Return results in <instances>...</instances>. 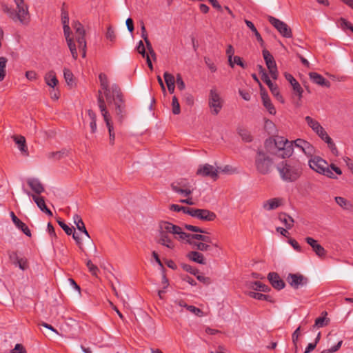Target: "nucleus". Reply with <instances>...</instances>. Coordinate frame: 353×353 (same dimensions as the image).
<instances>
[{
    "label": "nucleus",
    "mask_w": 353,
    "mask_h": 353,
    "mask_svg": "<svg viewBox=\"0 0 353 353\" xmlns=\"http://www.w3.org/2000/svg\"><path fill=\"white\" fill-rule=\"evenodd\" d=\"M175 81L180 90H183L185 88V84L180 74H177Z\"/></svg>",
    "instance_id": "69168bd1"
},
{
    "label": "nucleus",
    "mask_w": 353,
    "mask_h": 353,
    "mask_svg": "<svg viewBox=\"0 0 353 353\" xmlns=\"http://www.w3.org/2000/svg\"><path fill=\"white\" fill-rule=\"evenodd\" d=\"M27 183L30 188L33 192V194L40 195L45 191L43 185L37 178H28L27 179Z\"/></svg>",
    "instance_id": "a878e982"
},
{
    "label": "nucleus",
    "mask_w": 353,
    "mask_h": 353,
    "mask_svg": "<svg viewBox=\"0 0 353 353\" xmlns=\"http://www.w3.org/2000/svg\"><path fill=\"white\" fill-rule=\"evenodd\" d=\"M268 279L272 287L277 290H281L285 287V283L282 279H280V276L276 272L269 273L268 275Z\"/></svg>",
    "instance_id": "c85d7f7f"
},
{
    "label": "nucleus",
    "mask_w": 353,
    "mask_h": 353,
    "mask_svg": "<svg viewBox=\"0 0 353 353\" xmlns=\"http://www.w3.org/2000/svg\"><path fill=\"white\" fill-rule=\"evenodd\" d=\"M187 310L198 317H203L205 315L203 311H202L200 308L195 307L194 305H188L187 307Z\"/></svg>",
    "instance_id": "37998d69"
},
{
    "label": "nucleus",
    "mask_w": 353,
    "mask_h": 353,
    "mask_svg": "<svg viewBox=\"0 0 353 353\" xmlns=\"http://www.w3.org/2000/svg\"><path fill=\"white\" fill-rule=\"evenodd\" d=\"M73 221L74 223L76 225L77 228L82 233H83L88 238H90V235L85 227L84 223L82 221L81 217L77 214H75L73 216Z\"/></svg>",
    "instance_id": "2f4dec72"
},
{
    "label": "nucleus",
    "mask_w": 353,
    "mask_h": 353,
    "mask_svg": "<svg viewBox=\"0 0 353 353\" xmlns=\"http://www.w3.org/2000/svg\"><path fill=\"white\" fill-rule=\"evenodd\" d=\"M14 225L18 229L21 230L26 236H31V232L29 230L28 227L20 219L18 221H17V223Z\"/></svg>",
    "instance_id": "a18cd8bd"
},
{
    "label": "nucleus",
    "mask_w": 353,
    "mask_h": 353,
    "mask_svg": "<svg viewBox=\"0 0 353 353\" xmlns=\"http://www.w3.org/2000/svg\"><path fill=\"white\" fill-rule=\"evenodd\" d=\"M273 161L270 156L259 150L255 158V166L257 171L261 174H268L272 170Z\"/></svg>",
    "instance_id": "1a4fd4ad"
},
{
    "label": "nucleus",
    "mask_w": 353,
    "mask_h": 353,
    "mask_svg": "<svg viewBox=\"0 0 353 353\" xmlns=\"http://www.w3.org/2000/svg\"><path fill=\"white\" fill-rule=\"evenodd\" d=\"M235 171L236 170L234 168L228 165H225L224 167H219V173L223 172L225 174H231L234 173Z\"/></svg>",
    "instance_id": "bf43d9fd"
},
{
    "label": "nucleus",
    "mask_w": 353,
    "mask_h": 353,
    "mask_svg": "<svg viewBox=\"0 0 353 353\" xmlns=\"http://www.w3.org/2000/svg\"><path fill=\"white\" fill-rule=\"evenodd\" d=\"M279 220L287 229H291L294 225V219L285 213L279 214Z\"/></svg>",
    "instance_id": "f704fd0d"
},
{
    "label": "nucleus",
    "mask_w": 353,
    "mask_h": 353,
    "mask_svg": "<svg viewBox=\"0 0 353 353\" xmlns=\"http://www.w3.org/2000/svg\"><path fill=\"white\" fill-rule=\"evenodd\" d=\"M61 21L63 23V33L67 45L71 52L72 58L76 60L78 58V52L74 38L71 37L70 28L69 26V17L66 12H62Z\"/></svg>",
    "instance_id": "6e6552de"
},
{
    "label": "nucleus",
    "mask_w": 353,
    "mask_h": 353,
    "mask_svg": "<svg viewBox=\"0 0 353 353\" xmlns=\"http://www.w3.org/2000/svg\"><path fill=\"white\" fill-rule=\"evenodd\" d=\"M305 120L307 125L321 139L327 135V132L318 121L310 116L305 117Z\"/></svg>",
    "instance_id": "6ab92c4d"
},
{
    "label": "nucleus",
    "mask_w": 353,
    "mask_h": 353,
    "mask_svg": "<svg viewBox=\"0 0 353 353\" xmlns=\"http://www.w3.org/2000/svg\"><path fill=\"white\" fill-rule=\"evenodd\" d=\"M63 77L68 85L72 86L74 85L73 74L69 69L64 68Z\"/></svg>",
    "instance_id": "c03bdc74"
},
{
    "label": "nucleus",
    "mask_w": 353,
    "mask_h": 353,
    "mask_svg": "<svg viewBox=\"0 0 353 353\" xmlns=\"http://www.w3.org/2000/svg\"><path fill=\"white\" fill-rule=\"evenodd\" d=\"M204 61L212 72H214L216 71V65L209 57H204Z\"/></svg>",
    "instance_id": "680f3d73"
},
{
    "label": "nucleus",
    "mask_w": 353,
    "mask_h": 353,
    "mask_svg": "<svg viewBox=\"0 0 353 353\" xmlns=\"http://www.w3.org/2000/svg\"><path fill=\"white\" fill-rule=\"evenodd\" d=\"M184 228L189 231L199 232L200 234L210 235L209 232L197 226L185 224Z\"/></svg>",
    "instance_id": "49530a36"
},
{
    "label": "nucleus",
    "mask_w": 353,
    "mask_h": 353,
    "mask_svg": "<svg viewBox=\"0 0 353 353\" xmlns=\"http://www.w3.org/2000/svg\"><path fill=\"white\" fill-rule=\"evenodd\" d=\"M145 43V45H146V48L148 51V53L153 58V59H156V54L152 48V44L150 43V41H149L148 38H145V39H143Z\"/></svg>",
    "instance_id": "052dcab7"
},
{
    "label": "nucleus",
    "mask_w": 353,
    "mask_h": 353,
    "mask_svg": "<svg viewBox=\"0 0 353 353\" xmlns=\"http://www.w3.org/2000/svg\"><path fill=\"white\" fill-rule=\"evenodd\" d=\"M293 143L294 147L299 149L307 157L313 156L316 152L315 147L305 139H297L293 141Z\"/></svg>",
    "instance_id": "dca6fc26"
},
{
    "label": "nucleus",
    "mask_w": 353,
    "mask_h": 353,
    "mask_svg": "<svg viewBox=\"0 0 353 353\" xmlns=\"http://www.w3.org/2000/svg\"><path fill=\"white\" fill-rule=\"evenodd\" d=\"M339 22H340L341 28L343 30L349 29L351 30L352 28H353V26L344 18H341L339 20Z\"/></svg>",
    "instance_id": "338daca9"
},
{
    "label": "nucleus",
    "mask_w": 353,
    "mask_h": 353,
    "mask_svg": "<svg viewBox=\"0 0 353 353\" xmlns=\"http://www.w3.org/2000/svg\"><path fill=\"white\" fill-rule=\"evenodd\" d=\"M261 88V96L263 104L264 107L266 108V110L268 111V112L272 115H275L276 113V108L274 105L272 104L268 93L265 92L264 88H262L261 85L260 84Z\"/></svg>",
    "instance_id": "5701e85b"
},
{
    "label": "nucleus",
    "mask_w": 353,
    "mask_h": 353,
    "mask_svg": "<svg viewBox=\"0 0 353 353\" xmlns=\"http://www.w3.org/2000/svg\"><path fill=\"white\" fill-rule=\"evenodd\" d=\"M171 227L172 223L168 221H161L159 223L158 242L168 249L174 250L176 247V244L173 238L171 236L172 234Z\"/></svg>",
    "instance_id": "0eeeda50"
},
{
    "label": "nucleus",
    "mask_w": 353,
    "mask_h": 353,
    "mask_svg": "<svg viewBox=\"0 0 353 353\" xmlns=\"http://www.w3.org/2000/svg\"><path fill=\"white\" fill-rule=\"evenodd\" d=\"M249 296L257 300H268L269 296L259 292H250Z\"/></svg>",
    "instance_id": "6e6d98bb"
},
{
    "label": "nucleus",
    "mask_w": 353,
    "mask_h": 353,
    "mask_svg": "<svg viewBox=\"0 0 353 353\" xmlns=\"http://www.w3.org/2000/svg\"><path fill=\"white\" fill-rule=\"evenodd\" d=\"M288 283L294 289H299L307 285L308 279L301 274H289L286 278Z\"/></svg>",
    "instance_id": "f3484780"
},
{
    "label": "nucleus",
    "mask_w": 353,
    "mask_h": 353,
    "mask_svg": "<svg viewBox=\"0 0 353 353\" xmlns=\"http://www.w3.org/2000/svg\"><path fill=\"white\" fill-rule=\"evenodd\" d=\"M88 114L90 119V127L91 132L94 133L97 131V116L96 114L91 110H88Z\"/></svg>",
    "instance_id": "ea45409f"
},
{
    "label": "nucleus",
    "mask_w": 353,
    "mask_h": 353,
    "mask_svg": "<svg viewBox=\"0 0 353 353\" xmlns=\"http://www.w3.org/2000/svg\"><path fill=\"white\" fill-rule=\"evenodd\" d=\"M334 200L337 205L345 210H352L353 209L352 203L347 199L342 196H336Z\"/></svg>",
    "instance_id": "72a5a7b5"
},
{
    "label": "nucleus",
    "mask_w": 353,
    "mask_h": 353,
    "mask_svg": "<svg viewBox=\"0 0 353 353\" xmlns=\"http://www.w3.org/2000/svg\"><path fill=\"white\" fill-rule=\"evenodd\" d=\"M239 134L244 141L250 142L252 141L251 136L248 130L244 129H240L239 130Z\"/></svg>",
    "instance_id": "5fc2aeb1"
},
{
    "label": "nucleus",
    "mask_w": 353,
    "mask_h": 353,
    "mask_svg": "<svg viewBox=\"0 0 353 353\" xmlns=\"http://www.w3.org/2000/svg\"><path fill=\"white\" fill-rule=\"evenodd\" d=\"M105 37L107 39H108L112 43H114L116 41V33L111 26H109L108 28Z\"/></svg>",
    "instance_id": "603ef678"
},
{
    "label": "nucleus",
    "mask_w": 353,
    "mask_h": 353,
    "mask_svg": "<svg viewBox=\"0 0 353 353\" xmlns=\"http://www.w3.org/2000/svg\"><path fill=\"white\" fill-rule=\"evenodd\" d=\"M101 90L98 92L97 103L110 134V143L113 144L115 134L113 131V125L111 122V115L107 109V105H114V113L121 122L125 116V105L121 95L119 88L113 84L109 86L108 77L104 73H101L99 77Z\"/></svg>",
    "instance_id": "f257e3e1"
},
{
    "label": "nucleus",
    "mask_w": 353,
    "mask_h": 353,
    "mask_svg": "<svg viewBox=\"0 0 353 353\" xmlns=\"http://www.w3.org/2000/svg\"><path fill=\"white\" fill-rule=\"evenodd\" d=\"M170 209L174 212H182L183 213L189 215L190 208L181 206L176 204H172L170 205Z\"/></svg>",
    "instance_id": "09e8293b"
},
{
    "label": "nucleus",
    "mask_w": 353,
    "mask_h": 353,
    "mask_svg": "<svg viewBox=\"0 0 353 353\" xmlns=\"http://www.w3.org/2000/svg\"><path fill=\"white\" fill-rule=\"evenodd\" d=\"M321 140L327 144V148L334 157H338L339 155V152L335 143L328 134Z\"/></svg>",
    "instance_id": "473e14b6"
},
{
    "label": "nucleus",
    "mask_w": 353,
    "mask_h": 353,
    "mask_svg": "<svg viewBox=\"0 0 353 353\" xmlns=\"http://www.w3.org/2000/svg\"><path fill=\"white\" fill-rule=\"evenodd\" d=\"M172 188L175 192L185 196L191 194L194 190L192 186L189 183L183 181L179 183H172Z\"/></svg>",
    "instance_id": "412c9836"
},
{
    "label": "nucleus",
    "mask_w": 353,
    "mask_h": 353,
    "mask_svg": "<svg viewBox=\"0 0 353 353\" xmlns=\"http://www.w3.org/2000/svg\"><path fill=\"white\" fill-rule=\"evenodd\" d=\"M72 26L75 32V40L78 43L79 49L82 52V57L86 56L87 43L85 38V30L83 26L78 21H73Z\"/></svg>",
    "instance_id": "9d476101"
},
{
    "label": "nucleus",
    "mask_w": 353,
    "mask_h": 353,
    "mask_svg": "<svg viewBox=\"0 0 353 353\" xmlns=\"http://www.w3.org/2000/svg\"><path fill=\"white\" fill-rule=\"evenodd\" d=\"M188 258L199 264H205V259L203 254L198 251H191L188 254Z\"/></svg>",
    "instance_id": "7c9ffc66"
},
{
    "label": "nucleus",
    "mask_w": 353,
    "mask_h": 353,
    "mask_svg": "<svg viewBox=\"0 0 353 353\" xmlns=\"http://www.w3.org/2000/svg\"><path fill=\"white\" fill-rule=\"evenodd\" d=\"M234 54V48L231 45H229L226 49V54L228 55V57L229 65L232 68H234V63L232 61V57H234L233 56Z\"/></svg>",
    "instance_id": "8fccbe9b"
},
{
    "label": "nucleus",
    "mask_w": 353,
    "mask_h": 353,
    "mask_svg": "<svg viewBox=\"0 0 353 353\" xmlns=\"http://www.w3.org/2000/svg\"><path fill=\"white\" fill-rule=\"evenodd\" d=\"M268 88H270L272 94L281 103H283L284 101L283 99L282 96L280 94L279 88L276 84H274L273 83H270L268 85Z\"/></svg>",
    "instance_id": "79ce46f5"
},
{
    "label": "nucleus",
    "mask_w": 353,
    "mask_h": 353,
    "mask_svg": "<svg viewBox=\"0 0 353 353\" xmlns=\"http://www.w3.org/2000/svg\"><path fill=\"white\" fill-rule=\"evenodd\" d=\"M14 3L16 6L15 9L4 6L3 12L14 22H18L23 26H28L31 19L28 6L24 0H14Z\"/></svg>",
    "instance_id": "39448f33"
},
{
    "label": "nucleus",
    "mask_w": 353,
    "mask_h": 353,
    "mask_svg": "<svg viewBox=\"0 0 353 353\" xmlns=\"http://www.w3.org/2000/svg\"><path fill=\"white\" fill-rule=\"evenodd\" d=\"M263 56L272 78L276 79L278 78V70L273 56L267 50H263Z\"/></svg>",
    "instance_id": "a211bd4d"
},
{
    "label": "nucleus",
    "mask_w": 353,
    "mask_h": 353,
    "mask_svg": "<svg viewBox=\"0 0 353 353\" xmlns=\"http://www.w3.org/2000/svg\"><path fill=\"white\" fill-rule=\"evenodd\" d=\"M163 77L167 85L175 84V78L172 74L165 72H164Z\"/></svg>",
    "instance_id": "4d7b16f0"
},
{
    "label": "nucleus",
    "mask_w": 353,
    "mask_h": 353,
    "mask_svg": "<svg viewBox=\"0 0 353 353\" xmlns=\"http://www.w3.org/2000/svg\"><path fill=\"white\" fill-rule=\"evenodd\" d=\"M329 320L324 316H321L315 320L314 326L317 327H323L328 323Z\"/></svg>",
    "instance_id": "864d4df0"
},
{
    "label": "nucleus",
    "mask_w": 353,
    "mask_h": 353,
    "mask_svg": "<svg viewBox=\"0 0 353 353\" xmlns=\"http://www.w3.org/2000/svg\"><path fill=\"white\" fill-rule=\"evenodd\" d=\"M285 79L290 83L293 88L294 94L298 97V99L300 101L303 96V90L301 88L299 83L294 78V77L289 73L285 74Z\"/></svg>",
    "instance_id": "393cba45"
},
{
    "label": "nucleus",
    "mask_w": 353,
    "mask_h": 353,
    "mask_svg": "<svg viewBox=\"0 0 353 353\" xmlns=\"http://www.w3.org/2000/svg\"><path fill=\"white\" fill-rule=\"evenodd\" d=\"M223 100L221 97L220 92L215 88L210 90L208 105L211 112L214 115H217L223 108Z\"/></svg>",
    "instance_id": "f8f14e48"
},
{
    "label": "nucleus",
    "mask_w": 353,
    "mask_h": 353,
    "mask_svg": "<svg viewBox=\"0 0 353 353\" xmlns=\"http://www.w3.org/2000/svg\"><path fill=\"white\" fill-rule=\"evenodd\" d=\"M171 229L172 234L176 239L190 245L199 251L208 252L212 247H219L217 243L213 242L210 235L188 234L185 232L181 227L172 223Z\"/></svg>",
    "instance_id": "f03ea898"
},
{
    "label": "nucleus",
    "mask_w": 353,
    "mask_h": 353,
    "mask_svg": "<svg viewBox=\"0 0 353 353\" xmlns=\"http://www.w3.org/2000/svg\"><path fill=\"white\" fill-rule=\"evenodd\" d=\"M283 204V199L281 198H272L263 203L262 208L265 211L276 210Z\"/></svg>",
    "instance_id": "bb28decb"
},
{
    "label": "nucleus",
    "mask_w": 353,
    "mask_h": 353,
    "mask_svg": "<svg viewBox=\"0 0 353 353\" xmlns=\"http://www.w3.org/2000/svg\"><path fill=\"white\" fill-rule=\"evenodd\" d=\"M8 256L13 265L19 267L21 270H26L28 267V261L26 258H21L16 252H9Z\"/></svg>",
    "instance_id": "4be33fe9"
},
{
    "label": "nucleus",
    "mask_w": 353,
    "mask_h": 353,
    "mask_svg": "<svg viewBox=\"0 0 353 353\" xmlns=\"http://www.w3.org/2000/svg\"><path fill=\"white\" fill-rule=\"evenodd\" d=\"M11 353H26V350L21 344L17 343L11 350Z\"/></svg>",
    "instance_id": "774afa93"
},
{
    "label": "nucleus",
    "mask_w": 353,
    "mask_h": 353,
    "mask_svg": "<svg viewBox=\"0 0 353 353\" xmlns=\"http://www.w3.org/2000/svg\"><path fill=\"white\" fill-rule=\"evenodd\" d=\"M190 216L202 221H213L216 219V215L214 212L207 209L190 208Z\"/></svg>",
    "instance_id": "ddd939ff"
},
{
    "label": "nucleus",
    "mask_w": 353,
    "mask_h": 353,
    "mask_svg": "<svg viewBox=\"0 0 353 353\" xmlns=\"http://www.w3.org/2000/svg\"><path fill=\"white\" fill-rule=\"evenodd\" d=\"M58 223H59V226L64 230V232L68 235H71L72 234V231H73L72 228L69 227L67 224H65L62 221H58Z\"/></svg>",
    "instance_id": "0e129e2a"
},
{
    "label": "nucleus",
    "mask_w": 353,
    "mask_h": 353,
    "mask_svg": "<svg viewBox=\"0 0 353 353\" xmlns=\"http://www.w3.org/2000/svg\"><path fill=\"white\" fill-rule=\"evenodd\" d=\"M86 265L90 271V272L94 275V276H97L98 272H99V268H97V266H96L95 265H94L92 263V262L91 261V260H87L86 261Z\"/></svg>",
    "instance_id": "3c124183"
},
{
    "label": "nucleus",
    "mask_w": 353,
    "mask_h": 353,
    "mask_svg": "<svg viewBox=\"0 0 353 353\" xmlns=\"http://www.w3.org/2000/svg\"><path fill=\"white\" fill-rule=\"evenodd\" d=\"M308 165L315 172L331 179H337L338 175L343 174L342 170L334 163L327 161L319 156L314 154L309 157Z\"/></svg>",
    "instance_id": "20e7f679"
},
{
    "label": "nucleus",
    "mask_w": 353,
    "mask_h": 353,
    "mask_svg": "<svg viewBox=\"0 0 353 353\" xmlns=\"http://www.w3.org/2000/svg\"><path fill=\"white\" fill-rule=\"evenodd\" d=\"M23 192L26 193L29 197H31L37 207L40 209L41 211L48 214L51 216L52 214V212L47 208L46 205L45 199L43 196L37 194H33L32 192L23 189Z\"/></svg>",
    "instance_id": "aec40b11"
},
{
    "label": "nucleus",
    "mask_w": 353,
    "mask_h": 353,
    "mask_svg": "<svg viewBox=\"0 0 353 353\" xmlns=\"http://www.w3.org/2000/svg\"><path fill=\"white\" fill-rule=\"evenodd\" d=\"M8 59L4 57H0V82L2 81L6 74V65Z\"/></svg>",
    "instance_id": "a19ab883"
},
{
    "label": "nucleus",
    "mask_w": 353,
    "mask_h": 353,
    "mask_svg": "<svg viewBox=\"0 0 353 353\" xmlns=\"http://www.w3.org/2000/svg\"><path fill=\"white\" fill-rule=\"evenodd\" d=\"M44 81L49 87L54 88L58 83L55 72L54 70L48 71L44 76Z\"/></svg>",
    "instance_id": "c756f323"
},
{
    "label": "nucleus",
    "mask_w": 353,
    "mask_h": 353,
    "mask_svg": "<svg viewBox=\"0 0 353 353\" xmlns=\"http://www.w3.org/2000/svg\"><path fill=\"white\" fill-rule=\"evenodd\" d=\"M343 344V341L341 340L339 341L337 344L333 347H331L329 349H325V350H323V351H321V353H334V352H337L340 347H341Z\"/></svg>",
    "instance_id": "13d9d810"
},
{
    "label": "nucleus",
    "mask_w": 353,
    "mask_h": 353,
    "mask_svg": "<svg viewBox=\"0 0 353 353\" xmlns=\"http://www.w3.org/2000/svg\"><path fill=\"white\" fill-rule=\"evenodd\" d=\"M172 112L174 114H179L181 112L180 105L176 96L172 99Z\"/></svg>",
    "instance_id": "de8ad7c7"
},
{
    "label": "nucleus",
    "mask_w": 353,
    "mask_h": 353,
    "mask_svg": "<svg viewBox=\"0 0 353 353\" xmlns=\"http://www.w3.org/2000/svg\"><path fill=\"white\" fill-rule=\"evenodd\" d=\"M305 241L312 247V250L315 252L316 256L320 258L325 256L326 251L325 248L321 246L316 240L312 237H306Z\"/></svg>",
    "instance_id": "b1692460"
},
{
    "label": "nucleus",
    "mask_w": 353,
    "mask_h": 353,
    "mask_svg": "<svg viewBox=\"0 0 353 353\" xmlns=\"http://www.w3.org/2000/svg\"><path fill=\"white\" fill-rule=\"evenodd\" d=\"M275 145L278 148V155L283 159L290 157L294 152L293 141L280 137L275 139Z\"/></svg>",
    "instance_id": "9b49d317"
},
{
    "label": "nucleus",
    "mask_w": 353,
    "mask_h": 353,
    "mask_svg": "<svg viewBox=\"0 0 353 353\" xmlns=\"http://www.w3.org/2000/svg\"><path fill=\"white\" fill-rule=\"evenodd\" d=\"M183 269L184 270H185L186 272L194 275V276H196L199 271L197 268H194L190 265H188V264H184L183 265Z\"/></svg>",
    "instance_id": "e2e57ef3"
},
{
    "label": "nucleus",
    "mask_w": 353,
    "mask_h": 353,
    "mask_svg": "<svg viewBox=\"0 0 353 353\" xmlns=\"http://www.w3.org/2000/svg\"><path fill=\"white\" fill-rule=\"evenodd\" d=\"M248 288L250 289L255 290V291H259V292H266L270 290V288L268 285H264L259 281L249 283Z\"/></svg>",
    "instance_id": "e433bc0d"
},
{
    "label": "nucleus",
    "mask_w": 353,
    "mask_h": 353,
    "mask_svg": "<svg viewBox=\"0 0 353 353\" xmlns=\"http://www.w3.org/2000/svg\"><path fill=\"white\" fill-rule=\"evenodd\" d=\"M171 229L172 234L176 239L190 245L199 251L208 252L212 247H219L217 243L213 242L210 235L188 234L185 232L181 227L172 223Z\"/></svg>",
    "instance_id": "7ed1b4c3"
},
{
    "label": "nucleus",
    "mask_w": 353,
    "mask_h": 353,
    "mask_svg": "<svg viewBox=\"0 0 353 353\" xmlns=\"http://www.w3.org/2000/svg\"><path fill=\"white\" fill-rule=\"evenodd\" d=\"M310 77L312 82L316 84L325 86L329 85V83L325 79V78L316 72H310Z\"/></svg>",
    "instance_id": "c9c22d12"
},
{
    "label": "nucleus",
    "mask_w": 353,
    "mask_h": 353,
    "mask_svg": "<svg viewBox=\"0 0 353 353\" xmlns=\"http://www.w3.org/2000/svg\"><path fill=\"white\" fill-rule=\"evenodd\" d=\"M277 170L281 179L285 182H294L301 175V166L295 163L283 161L277 165Z\"/></svg>",
    "instance_id": "423d86ee"
},
{
    "label": "nucleus",
    "mask_w": 353,
    "mask_h": 353,
    "mask_svg": "<svg viewBox=\"0 0 353 353\" xmlns=\"http://www.w3.org/2000/svg\"><path fill=\"white\" fill-rule=\"evenodd\" d=\"M12 139L21 154L25 157L28 156L29 152L25 137L21 135H14Z\"/></svg>",
    "instance_id": "cd10ccee"
},
{
    "label": "nucleus",
    "mask_w": 353,
    "mask_h": 353,
    "mask_svg": "<svg viewBox=\"0 0 353 353\" xmlns=\"http://www.w3.org/2000/svg\"><path fill=\"white\" fill-rule=\"evenodd\" d=\"M68 152H69V151L68 150L63 149V150H61L60 151L49 152L47 154V157L49 159H52L57 160V159H61L63 157L68 156Z\"/></svg>",
    "instance_id": "58836bf2"
},
{
    "label": "nucleus",
    "mask_w": 353,
    "mask_h": 353,
    "mask_svg": "<svg viewBox=\"0 0 353 353\" xmlns=\"http://www.w3.org/2000/svg\"><path fill=\"white\" fill-rule=\"evenodd\" d=\"M245 23L247 25V26L251 30V31L253 32V34L255 35L257 41L260 43V44L261 46H263L264 41H263L261 34H259V32L255 28L254 23L249 20H245Z\"/></svg>",
    "instance_id": "4c0bfd02"
},
{
    "label": "nucleus",
    "mask_w": 353,
    "mask_h": 353,
    "mask_svg": "<svg viewBox=\"0 0 353 353\" xmlns=\"http://www.w3.org/2000/svg\"><path fill=\"white\" fill-rule=\"evenodd\" d=\"M196 174L216 181L219 177V167L208 163L200 165L196 170Z\"/></svg>",
    "instance_id": "4468645a"
},
{
    "label": "nucleus",
    "mask_w": 353,
    "mask_h": 353,
    "mask_svg": "<svg viewBox=\"0 0 353 353\" xmlns=\"http://www.w3.org/2000/svg\"><path fill=\"white\" fill-rule=\"evenodd\" d=\"M268 21L283 37L291 38L292 37L291 28L285 22L272 16L268 17Z\"/></svg>",
    "instance_id": "2eb2a0df"
}]
</instances>
